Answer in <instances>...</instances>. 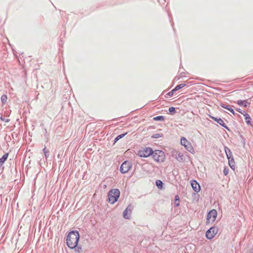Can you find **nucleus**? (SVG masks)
<instances>
[{
	"mask_svg": "<svg viewBox=\"0 0 253 253\" xmlns=\"http://www.w3.org/2000/svg\"><path fill=\"white\" fill-rule=\"evenodd\" d=\"M224 174L226 175L228 173V169L225 168L223 170Z\"/></svg>",
	"mask_w": 253,
	"mask_h": 253,
	"instance_id": "393cba45",
	"label": "nucleus"
},
{
	"mask_svg": "<svg viewBox=\"0 0 253 253\" xmlns=\"http://www.w3.org/2000/svg\"><path fill=\"white\" fill-rule=\"evenodd\" d=\"M153 120L154 121H164L165 118L163 116H159L157 117H155L153 118Z\"/></svg>",
	"mask_w": 253,
	"mask_h": 253,
	"instance_id": "aec40b11",
	"label": "nucleus"
},
{
	"mask_svg": "<svg viewBox=\"0 0 253 253\" xmlns=\"http://www.w3.org/2000/svg\"><path fill=\"white\" fill-rule=\"evenodd\" d=\"M174 91H173V89H172L171 91H169V92L168 93V95H169V96H172V95L173 94V93H174Z\"/></svg>",
	"mask_w": 253,
	"mask_h": 253,
	"instance_id": "a878e982",
	"label": "nucleus"
},
{
	"mask_svg": "<svg viewBox=\"0 0 253 253\" xmlns=\"http://www.w3.org/2000/svg\"><path fill=\"white\" fill-rule=\"evenodd\" d=\"M156 184L159 189H162L163 183L160 180H157L156 181Z\"/></svg>",
	"mask_w": 253,
	"mask_h": 253,
	"instance_id": "f3484780",
	"label": "nucleus"
},
{
	"mask_svg": "<svg viewBox=\"0 0 253 253\" xmlns=\"http://www.w3.org/2000/svg\"><path fill=\"white\" fill-rule=\"evenodd\" d=\"M153 151L150 147H145L139 150L137 155L141 157L146 158L152 155Z\"/></svg>",
	"mask_w": 253,
	"mask_h": 253,
	"instance_id": "39448f33",
	"label": "nucleus"
},
{
	"mask_svg": "<svg viewBox=\"0 0 253 253\" xmlns=\"http://www.w3.org/2000/svg\"><path fill=\"white\" fill-rule=\"evenodd\" d=\"M169 112L170 113H175V108L173 107H170L169 108Z\"/></svg>",
	"mask_w": 253,
	"mask_h": 253,
	"instance_id": "5701e85b",
	"label": "nucleus"
},
{
	"mask_svg": "<svg viewBox=\"0 0 253 253\" xmlns=\"http://www.w3.org/2000/svg\"><path fill=\"white\" fill-rule=\"evenodd\" d=\"M237 103L240 106H243L244 107H247L248 104V103L246 100H238Z\"/></svg>",
	"mask_w": 253,
	"mask_h": 253,
	"instance_id": "4468645a",
	"label": "nucleus"
},
{
	"mask_svg": "<svg viewBox=\"0 0 253 253\" xmlns=\"http://www.w3.org/2000/svg\"><path fill=\"white\" fill-rule=\"evenodd\" d=\"M181 144L185 148L191 153H194L195 151L192 145L185 137H182L181 138Z\"/></svg>",
	"mask_w": 253,
	"mask_h": 253,
	"instance_id": "20e7f679",
	"label": "nucleus"
},
{
	"mask_svg": "<svg viewBox=\"0 0 253 253\" xmlns=\"http://www.w3.org/2000/svg\"><path fill=\"white\" fill-rule=\"evenodd\" d=\"M7 100V95L3 94L1 97V100L3 104H5Z\"/></svg>",
	"mask_w": 253,
	"mask_h": 253,
	"instance_id": "a211bd4d",
	"label": "nucleus"
},
{
	"mask_svg": "<svg viewBox=\"0 0 253 253\" xmlns=\"http://www.w3.org/2000/svg\"><path fill=\"white\" fill-rule=\"evenodd\" d=\"M132 209L131 205L128 206L123 213V216L125 218L129 219L130 218Z\"/></svg>",
	"mask_w": 253,
	"mask_h": 253,
	"instance_id": "1a4fd4ad",
	"label": "nucleus"
},
{
	"mask_svg": "<svg viewBox=\"0 0 253 253\" xmlns=\"http://www.w3.org/2000/svg\"><path fill=\"white\" fill-rule=\"evenodd\" d=\"M190 183L191 186L193 189V190L196 193H198L200 192L201 190V187L199 184L195 180H192L190 181Z\"/></svg>",
	"mask_w": 253,
	"mask_h": 253,
	"instance_id": "9b49d317",
	"label": "nucleus"
},
{
	"mask_svg": "<svg viewBox=\"0 0 253 253\" xmlns=\"http://www.w3.org/2000/svg\"><path fill=\"white\" fill-rule=\"evenodd\" d=\"M175 202H176V201H177V202H178L177 203H176V206H178L179 205V198L178 196L176 195V196H175Z\"/></svg>",
	"mask_w": 253,
	"mask_h": 253,
	"instance_id": "4be33fe9",
	"label": "nucleus"
},
{
	"mask_svg": "<svg viewBox=\"0 0 253 253\" xmlns=\"http://www.w3.org/2000/svg\"><path fill=\"white\" fill-rule=\"evenodd\" d=\"M120 195V191L117 189L111 190L108 193L109 202L111 204H114L117 201Z\"/></svg>",
	"mask_w": 253,
	"mask_h": 253,
	"instance_id": "f03ea898",
	"label": "nucleus"
},
{
	"mask_svg": "<svg viewBox=\"0 0 253 253\" xmlns=\"http://www.w3.org/2000/svg\"><path fill=\"white\" fill-rule=\"evenodd\" d=\"M221 106L224 109H227L233 114H235V112H234L233 109L231 107H230L229 106L226 105L224 104H221Z\"/></svg>",
	"mask_w": 253,
	"mask_h": 253,
	"instance_id": "ddd939ff",
	"label": "nucleus"
},
{
	"mask_svg": "<svg viewBox=\"0 0 253 253\" xmlns=\"http://www.w3.org/2000/svg\"><path fill=\"white\" fill-rule=\"evenodd\" d=\"M152 155L154 160L157 162H163L166 159L165 153L161 150H156L153 151Z\"/></svg>",
	"mask_w": 253,
	"mask_h": 253,
	"instance_id": "7ed1b4c3",
	"label": "nucleus"
},
{
	"mask_svg": "<svg viewBox=\"0 0 253 253\" xmlns=\"http://www.w3.org/2000/svg\"><path fill=\"white\" fill-rule=\"evenodd\" d=\"M244 113H242V114L244 115V116L245 117L246 123L248 125L251 126L252 125L251 118L250 117V115L246 113L245 112H244Z\"/></svg>",
	"mask_w": 253,
	"mask_h": 253,
	"instance_id": "f8f14e48",
	"label": "nucleus"
},
{
	"mask_svg": "<svg viewBox=\"0 0 253 253\" xmlns=\"http://www.w3.org/2000/svg\"><path fill=\"white\" fill-rule=\"evenodd\" d=\"M127 134V133H124V134H121V135H118L115 139V142H116L118 140H119L120 139L122 138V137H123L125 135H126Z\"/></svg>",
	"mask_w": 253,
	"mask_h": 253,
	"instance_id": "412c9836",
	"label": "nucleus"
},
{
	"mask_svg": "<svg viewBox=\"0 0 253 253\" xmlns=\"http://www.w3.org/2000/svg\"><path fill=\"white\" fill-rule=\"evenodd\" d=\"M218 229L216 227L210 228L206 233V236L208 239H212L217 234Z\"/></svg>",
	"mask_w": 253,
	"mask_h": 253,
	"instance_id": "0eeeda50",
	"label": "nucleus"
},
{
	"mask_svg": "<svg viewBox=\"0 0 253 253\" xmlns=\"http://www.w3.org/2000/svg\"><path fill=\"white\" fill-rule=\"evenodd\" d=\"M231 161H230V160H229V166L231 167V168H232V167H233V166H231Z\"/></svg>",
	"mask_w": 253,
	"mask_h": 253,
	"instance_id": "cd10ccee",
	"label": "nucleus"
},
{
	"mask_svg": "<svg viewBox=\"0 0 253 253\" xmlns=\"http://www.w3.org/2000/svg\"><path fill=\"white\" fill-rule=\"evenodd\" d=\"M8 156V154L6 153L1 158H0V164L3 163L7 159Z\"/></svg>",
	"mask_w": 253,
	"mask_h": 253,
	"instance_id": "dca6fc26",
	"label": "nucleus"
},
{
	"mask_svg": "<svg viewBox=\"0 0 253 253\" xmlns=\"http://www.w3.org/2000/svg\"><path fill=\"white\" fill-rule=\"evenodd\" d=\"M162 135L161 134L157 133V134H154V135L152 136V137H153V138H159V137H162Z\"/></svg>",
	"mask_w": 253,
	"mask_h": 253,
	"instance_id": "b1692460",
	"label": "nucleus"
},
{
	"mask_svg": "<svg viewBox=\"0 0 253 253\" xmlns=\"http://www.w3.org/2000/svg\"><path fill=\"white\" fill-rule=\"evenodd\" d=\"M80 239V234L77 231L70 232L66 238V244L67 246L71 249L77 247Z\"/></svg>",
	"mask_w": 253,
	"mask_h": 253,
	"instance_id": "f257e3e1",
	"label": "nucleus"
},
{
	"mask_svg": "<svg viewBox=\"0 0 253 253\" xmlns=\"http://www.w3.org/2000/svg\"><path fill=\"white\" fill-rule=\"evenodd\" d=\"M209 117H210V118L216 122L217 123H218L220 125H221L224 128L228 129V128L226 126V124L224 123V121L222 120L221 118H216L211 115H209Z\"/></svg>",
	"mask_w": 253,
	"mask_h": 253,
	"instance_id": "9d476101",
	"label": "nucleus"
},
{
	"mask_svg": "<svg viewBox=\"0 0 253 253\" xmlns=\"http://www.w3.org/2000/svg\"><path fill=\"white\" fill-rule=\"evenodd\" d=\"M75 249V253H83V249L81 246H77V247L74 248Z\"/></svg>",
	"mask_w": 253,
	"mask_h": 253,
	"instance_id": "2eb2a0df",
	"label": "nucleus"
},
{
	"mask_svg": "<svg viewBox=\"0 0 253 253\" xmlns=\"http://www.w3.org/2000/svg\"><path fill=\"white\" fill-rule=\"evenodd\" d=\"M236 110H237L238 112H240V109H236Z\"/></svg>",
	"mask_w": 253,
	"mask_h": 253,
	"instance_id": "c756f323",
	"label": "nucleus"
},
{
	"mask_svg": "<svg viewBox=\"0 0 253 253\" xmlns=\"http://www.w3.org/2000/svg\"><path fill=\"white\" fill-rule=\"evenodd\" d=\"M226 149H227L229 151V152H230V151L229 149H228V148L226 147L225 148V150H226ZM225 152H226V153H227L226 150H225ZM226 155H227V156L228 158L229 159V158L228 154L226 153Z\"/></svg>",
	"mask_w": 253,
	"mask_h": 253,
	"instance_id": "bb28decb",
	"label": "nucleus"
},
{
	"mask_svg": "<svg viewBox=\"0 0 253 253\" xmlns=\"http://www.w3.org/2000/svg\"><path fill=\"white\" fill-rule=\"evenodd\" d=\"M43 150L44 151L45 156H46V151L45 148H44Z\"/></svg>",
	"mask_w": 253,
	"mask_h": 253,
	"instance_id": "c85d7f7f",
	"label": "nucleus"
},
{
	"mask_svg": "<svg viewBox=\"0 0 253 253\" xmlns=\"http://www.w3.org/2000/svg\"><path fill=\"white\" fill-rule=\"evenodd\" d=\"M185 85H186L185 84H180L177 85L174 89H173V91H177V90L182 88V87L185 86Z\"/></svg>",
	"mask_w": 253,
	"mask_h": 253,
	"instance_id": "6ab92c4d",
	"label": "nucleus"
},
{
	"mask_svg": "<svg viewBox=\"0 0 253 253\" xmlns=\"http://www.w3.org/2000/svg\"><path fill=\"white\" fill-rule=\"evenodd\" d=\"M217 216V211L215 210H212L208 214L207 223H212Z\"/></svg>",
	"mask_w": 253,
	"mask_h": 253,
	"instance_id": "423d86ee",
	"label": "nucleus"
},
{
	"mask_svg": "<svg viewBox=\"0 0 253 253\" xmlns=\"http://www.w3.org/2000/svg\"><path fill=\"white\" fill-rule=\"evenodd\" d=\"M131 168V165L127 161L124 162L121 165L120 171L122 173H125L127 172Z\"/></svg>",
	"mask_w": 253,
	"mask_h": 253,
	"instance_id": "6e6552de",
	"label": "nucleus"
}]
</instances>
